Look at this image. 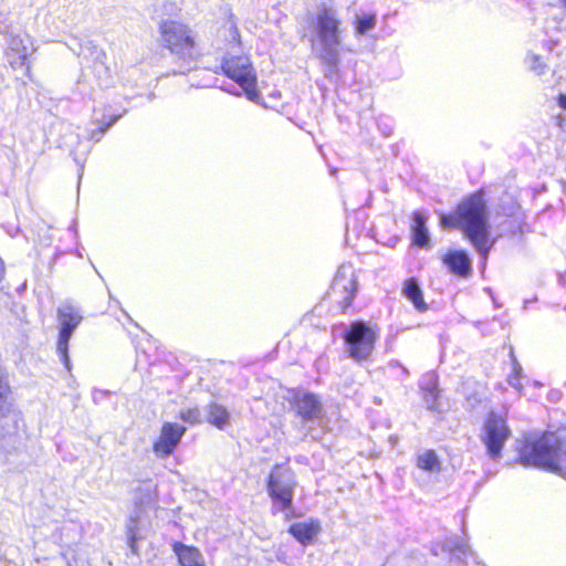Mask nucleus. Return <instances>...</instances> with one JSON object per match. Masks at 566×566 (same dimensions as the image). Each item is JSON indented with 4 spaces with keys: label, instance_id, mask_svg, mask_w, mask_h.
Listing matches in <instances>:
<instances>
[{
    "label": "nucleus",
    "instance_id": "nucleus-1",
    "mask_svg": "<svg viewBox=\"0 0 566 566\" xmlns=\"http://www.w3.org/2000/svg\"><path fill=\"white\" fill-rule=\"evenodd\" d=\"M443 228H458L471 241L478 253L486 259L494 241L490 240L488 208L482 192L464 199L453 214H441Z\"/></svg>",
    "mask_w": 566,
    "mask_h": 566
},
{
    "label": "nucleus",
    "instance_id": "nucleus-2",
    "mask_svg": "<svg viewBox=\"0 0 566 566\" xmlns=\"http://www.w3.org/2000/svg\"><path fill=\"white\" fill-rule=\"evenodd\" d=\"M523 465H533L558 473L566 479V437L545 432L536 441L525 446L520 454Z\"/></svg>",
    "mask_w": 566,
    "mask_h": 566
},
{
    "label": "nucleus",
    "instance_id": "nucleus-3",
    "mask_svg": "<svg viewBox=\"0 0 566 566\" xmlns=\"http://www.w3.org/2000/svg\"><path fill=\"white\" fill-rule=\"evenodd\" d=\"M10 395L8 373L2 367L0 368V448L6 453L17 451L23 441L22 433L18 427L19 417L14 412Z\"/></svg>",
    "mask_w": 566,
    "mask_h": 566
},
{
    "label": "nucleus",
    "instance_id": "nucleus-4",
    "mask_svg": "<svg viewBox=\"0 0 566 566\" xmlns=\"http://www.w3.org/2000/svg\"><path fill=\"white\" fill-rule=\"evenodd\" d=\"M298 482L295 472L286 464H275L266 479V491L272 509L289 513L293 511V499Z\"/></svg>",
    "mask_w": 566,
    "mask_h": 566
},
{
    "label": "nucleus",
    "instance_id": "nucleus-5",
    "mask_svg": "<svg viewBox=\"0 0 566 566\" xmlns=\"http://www.w3.org/2000/svg\"><path fill=\"white\" fill-rule=\"evenodd\" d=\"M347 353L356 361L370 357L377 339L376 332L363 321L353 322L344 336Z\"/></svg>",
    "mask_w": 566,
    "mask_h": 566
},
{
    "label": "nucleus",
    "instance_id": "nucleus-6",
    "mask_svg": "<svg viewBox=\"0 0 566 566\" xmlns=\"http://www.w3.org/2000/svg\"><path fill=\"white\" fill-rule=\"evenodd\" d=\"M223 73L235 81L245 92L247 97L256 102L260 94L255 87L256 76L247 56H230L226 57L221 64Z\"/></svg>",
    "mask_w": 566,
    "mask_h": 566
},
{
    "label": "nucleus",
    "instance_id": "nucleus-7",
    "mask_svg": "<svg viewBox=\"0 0 566 566\" xmlns=\"http://www.w3.org/2000/svg\"><path fill=\"white\" fill-rule=\"evenodd\" d=\"M160 30L161 41L171 53L184 60L192 59L195 42L186 25L177 21H165Z\"/></svg>",
    "mask_w": 566,
    "mask_h": 566
},
{
    "label": "nucleus",
    "instance_id": "nucleus-8",
    "mask_svg": "<svg viewBox=\"0 0 566 566\" xmlns=\"http://www.w3.org/2000/svg\"><path fill=\"white\" fill-rule=\"evenodd\" d=\"M82 319V314L73 303L69 301L61 303L57 308V321L60 323L57 352L67 369H70L69 342Z\"/></svg>",
    "mask_w": 566,
    "mask_h": 566
},
{
    "label": "nucleus",
    "instance_id": "nucleus-9",
    "mask_svg": "<svg viewBox=\"0 0 566 566\" xmlns=\"http://www.w3.org/2000/svg\"><path fill=\"white\" fill-rule=\"evenodd\" d=\"M510 437V429L505 420L491 412L484 423L483 442L486 446L488 453L491 458L495 459L501 454L503 446Z\"/></svg>",
    "mask_w": 566,
    "mask_h": 566
},
{
    "label": "nucleus",
    "instance_id": "nucleus-10",
    "mask_svg": "<svg viewBox=\"0 0 566 566\" xmlns=\"http://www.w3.org/2000/svg\"><path fill=\"white\" fill-rule=\"evenodd\" d=\"M186 432V427L165 422L160 430L159 439L154 443L153 450L159 458L170 455L179 444L182 436Z\"/></svg>",
    "mask_w": 566,
    "mask_h": 566
},
{
    "label": "nucleus",
    "instance_id": "nucleus-11",
    "mask_svg": "<svg viewBox=\"0 0 566 566\" xmlns=\"http://www.w3.org/2000/svg\"><path fill=\"white\" fill-rule=\"evenodd\" d=\"M294 408L296 415L304 422L319 419L323 415L322 401L316 395L307 391H302L294 396Z\"/></svg>",
    "mask_w": 566,
    "mask_h": 566
},
{
    "label": "nucleus",
    "instance_id": "nucleus-12",
    "mask_svg": "<svg viewBox=\"0 0 566 566\" xmlns=\"http://www.w3.org/2000/svg\"><path fill=\"white\" fill-rule=\"evenodd\" d=\"M317 34L321 43H340L339 20L332 9L324 8L318 12Z\"/></svg>",
    "mask_w": 566,
    "mask_h": 566
},
{
    "label": "nucleus",
    "instance_id": "nucleus-13",
    "mask_svg": "<svg viewBox=\"0 0 566 566\" xmlns=\"http://www.w3.org/2000/svg\"><path fill=\"white\" fill-rule=\"evenodd\" d=\"M332 289L334 292H340L345 294L343 300L344 308L350 306L357 291L354 272L350 269L342 266L333 281Z\"/></svg>",
    "mask_w": 566,
    "mask_h": 566
},
{
    "label": "nucleus",
    "instance_id": "nucleus-14",
    "mask_svg": "<svg viewBox=\"0 0 566 566\" xmlns=\"http://www.w3.org/2000/svg\"><path fill=\"white\" fill-rule=\"evenodd\" d=\"M172 551L177 556L179 566H206L203 555L195 546L175 542Z\"/></svg>",
    "mask_w": 566,
    "mask_h": 566
},
{
    "label": "nucleus",
    "instance_id": "nucleus-15",
    "mask_svg": "<svg viewBox=\"0 0 566 566\" xmlns=\"http://www.w3.org/2000/svg\"><path fill=\"white\" fill-rule=\"evenodd\" d=\"M443 263L449 270L459 275L468 276L471 273V260L467 252L462 250L451 251L443 256Z\"/></svg>",
    "mask_w": 566,
    "mask_h": 566
},
{
    "label": "nucleus",
    "instance_id": "nucleus-16",
    "mask_svg": "<svg viewBox=\"0 0 566 566\" xmlns=\"http://www.w3.org/2000/svg\"><path fill=\"white\" fill-rule=\"evenodd\" d=\"M319 531V523L314 520H311L310 522L294 523L289 528L290 534H292L302 545H308Z\"/></svg>",
    "mask_w": 566,
    "mask_h": 566
},
{
    "label": "nucleus",
    "instance_id": "nucleus-17",
    "mask_svg": "<svg viewBox=\"0 0 566 566\" xmlns=\"http://www.w3.org/2000/svg\"><path fill=\"white\" fill-rule=\"evenodd\" d=\"M321 59L325 65V75L327 77H333L338 71L339 64V54H338V45L339 43L328 42L321 43Z\"/></svg>",
    "mask_w": 566,
    "mask_h": 566
},
{
    "label": "nucleus",
    "instance_id": "nucleus-18",
    "mask_svg": "<svg viewBox=\"0 0 566 566\" xmlns=\"http://www.w3.org/2000/svg\"><path fill=\"white\" fill-rule=\"evenodd\" d=\"M402 294L413 304L418 312L423 313L428 310L422 291L416 279L411 277L405 281Z\"/></svg>",
    "mask_w": 566,
    "mask_h": 566
},
{
    "label": "nucleus",
    "instance_id": "nucleus-19",
    "mask_svg": "<svg viewBox=\"0 0 566 566\" xmlns=\"http://www.w3.org/2000/svg\"><path fill=\"white\" fill-rule=\"evenodd\" d=\"M411 234L413 243L418 247H427L430 242L429 232L426 227V218L419 211L412 214Z\"/></svg>",
    "mask_w": 566,
    "mask_h": 566
},
{
    "label": "nucleus",
    "instance_id": "nucleus-20",
    "mask_svg": "<svg viewBox=\"0 0 566 566\" xmlns=\"http://www.w3.org/2000/svg\"><path fill=\"white\" fill-rule=\"evenodd\" d=\"M230 419V413L226 407L217 402H211L207 407V421L219 429H223Z\"/></svg>",
    "mask_w": 566,
    "mask_h": 566
},
{
    "label": "nucleus",
    "instance_id": "nucleus-21",
    "mask_svg": "<svg viewBox=\"0 0 566 566\" xmlns=\"http://www.w3.org/2000/svg\"><path fill=\"white\" fill-rule=\"evenodd\" d=\"M417 465L427 472H439L441 470V463L439 458L433 450H424L417 458Z\"/></svg>",
    "mask_w": 566,
    "mask_h": 566
},
{
    "label": "nucleus",
    "instance_id": "nucleus-22",
    "mask_svg": "<svg viewBox=\"0 0 566 566\" xmlns=\"http://www.w3.org/2000/svg\"><path fill=\"white\" fill-rule=\"evenodd\" d=\"M155 484L151 481L140 483L134 491L136 505L143 506L154 501Z\"/></svg>",
    "mask_w": 566,
    "mask_h": 566
},
{
    "label": "nucleus",
    "instance_id": "nucleus-23",
    "mask_svg": "<svg viewBox=\"0 0 566 566\" xmlns=\"http://www.w3.org/2000/svg\"><path fill=\"white\" fill-rule=\"evenodd\" d=\"M9 48L12 52L17 53V57L10 60L13 67L27 65L28 50L23 45L22 39L12 36L9 43Z\"/></svg>",
    "mask_w": 566,
    "mask_h": 566
},
{
    "label": "nucleus",
    "instance_id": "nucleus-24",
    "mask_svg": "<svg viewBox=\"0 0 566 566\" xmlns=\"http://www.w3.org/2000/svg\"><path fill=\"white\" fill-rule=\"evenodd\" d=\"M423 390V399L428 409H437V400L439 397V390L433 375L428 376V382L421 385Z\"/></svg>",
    "mask_w": 566,
    "mask_h": 566
},
{
    "label": "nucleus",
    "instance_id": "nucleus-25",
    "mask_svg": "<svg viewBox=\"0 0 566 566\" xmlns=\"http://www.w3.org/2000/svg\"><path fill=\"white\" fill-rule=\"evenodd\" d=\"M376 25V14H356L355 30L357 34H365Z\"/></svg>",
    "mask_w": 566,
    "mask_h": 566
},
{
    "label": "nucleus",
    "instance_id": "nucleus-26",
    "mask_svg": "<svg viewBox=\"0 0 566 566\" xmlns=\"http://www.w3.org/2000/svg\"><path fill=\"white\" fill-rule=\"evenodd\" d=\"M127 541L128 546L133 554H137L136 541H137V517H130L127 525Z\"/></svg>",
    "mask_w": 566,
    "mask_h": 566
},
{
    "label": "nucleus",
    "instance_id": "nucleus-27",
    "mask_svg": "<svg viewBox=\"0 0 566 566\" xmlns=\"http://www.w3.org/2000/svg\"><path fill=\"white\" fill-rule=\"evenodd\" d=\"M180 419L189 424H197L202 421L201 412L198 407L180 410Z\"/></svg>",
    "mask_w": 566,
    "mask_h": 566
},
{
    "label": "nucleus",
    "instance_id": "nucleus-28",
    "mask_svg": "<svg viewBox=\"0 0 566 566\" xmlns=\"http://www.w3.org/2000/svg\"><path fill=\"white\" fill-rule=\"evenodd\" d=\"M530 67L532 71H534L537 75H541L545 72L546 65L541 62L539 55L532 54L527 57Z\"/></svg>",
    "mask_w": 566,
    "mask_h": 566
},
{
    "label": "nucleus",
    "instance_id": "nucleus-29",
    "mask_svg": "<svg viewBox=\"0 0 566 566\" xmlns=\"http://www.w3.org/2000/svg\"><path fill=\"white\" fill-rule=\"evenodd\" d=\"M33 566H70L63 558L36 559Z\"/></svg>",
    "mask_w": 566,
    "mask_h": 566
},
{
    "label": "nucleus",
    "instance_id": "nucleus-30",
    "mask_svg": "<svg viewBox=\"0 0 566 566\" xmlns=\"http://www.w3.org/2000/svg\"><path fill=\"white\" fill-rule=\"evenodd\" d=\"M117 119L118 116H113L109 123H107L105 126L99 127L97 132H92L91 137L96 138V140H98L99 136L103 135Z\"/></svg>",
    "mask_w": 566,
    "mask_h": 566
},
{
    "label": "nucleus",
    "instance_id": "nucleus-31",
    "mask_svg": "<svg viewBox=\"0 0 566 566\" xmlns=\"http://www.w3.org/2000/svg\"><path fill=\"white\" fill-rule=\"evenodd\" d=\"M469 551V546L464 542H460L455 545L454 553L458 552L461 555H467V552Z\"/></svg>",
    "mask_w": 566,
    "mask_h": 566
},
{
    "label": "nucleus",
    "instance_id": "nucleus-32",
    "mask_svg": "<svg viewBox=\"0 0 566 566\" xmlns=\"http://www.w3.org/2000/svg\"><path fill=\"white\" fill-rule=\"evenodd\" d=\"M559 107L566 109V94H559L557 98Z\"/></svg>",
    "mask_w": 566,
    "mask_h": 566
},
{
    "label": "nucleus",
    "instance_id": "nucleus-33",
    "mask_svg": "<svg viewBox=\"0 0 566 566\" xmlns=\"http://www.w3.org/2000/svg\"><path fill=\"white\" fill-rule=\"evenodd\" d=\"M509 381H510V384H511L514 388H520V387H521V384H520V377L511 376Z\"/></svg>",
    "mask_w": 566,
    "mask_h": 566
},
{
    "label": "nucleus",
    "instance_id": "nucleus-34",
    "mask_svg": "<svg viewBox=\"0 0 566 566\" xmlns=\"http://www.w3.org/2000/svg\"><path fill=\"white\" fill-rule=\"evenodd\" d=\"M521 371H522V367L518 366L516 363H514L513 376L520 377Z\"/></svg>",
    "mask_w": 566,
    "mask_h": 566
},
{
    "label": "nucleus",
    "instance_id": "nucleus-35",
    "mask_svg": "<svg viewBox=\"0 0 566 566\" xmlns=\"http://www.w3.org/2000/svg\"><path fill=\"white\" fill-rule=\"evenodd\" d=\"M3 273H4V265H3L2 260L0 259V281H1V280H2V277H3Z\"/></svg>",
    "mask_w": 566,
    "mask_h": 566
},
{
    "label": "nucleus",
    "instance_id": "nucleus-36",
    "mask_svg": "<svg viewBox=\"0 0 566 566\" xmlns=\"http://www.w3.org/2000/svg\"><path fill=\"white\" fill-rule=\"evenodd\" d=\"M560 3L563 4V7L566 9V0H560Z\"/></svg>",
    "mask_w": 566,
    "mask_h": 566
}]
</instances>
